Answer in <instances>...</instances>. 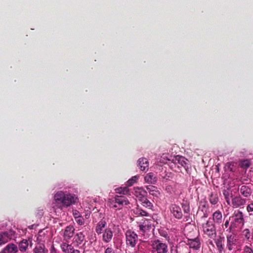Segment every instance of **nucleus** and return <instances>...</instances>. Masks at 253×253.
Instances as JSON below:
<instances>
[{"label": "nucleus", "mask_w": 253, "mask_h": 253, "mask_svg": "<svg viewBox=\"0 0 253 253\" xmlns=\"http://www.w3.org/2000/svg\"><path fill=\"white\" fill-rule=\"evenodd\" d=\"M34 253H47L48 250L43 244H40L36 246L34 249Z\"/></svg>", "instance_id": "a878e982"}, {"label": "nucleus", "mask_w": 253, "mask_h": 253, "mask_svg": "<svg viewBox=\"0 0 253 253\" xmlns=\"http://www.w3.org/2000/svg\"><path fill=\"white\" fill-rule=\"evenodd\" d=\"M202 226L204 237L213 239L216 237L215 225L211 218H209L206 222L202 224Z\"/></svg>", "instance_id": "20e7f679"}, {"label": "nucleus", "mask_w": 253, "mask_h": 253, "mask_svg": "<svg viewBox=\"0 0 253 253\" xmlns=\"http://www.w3.org/2000/svg\"><path fill=\"white\" fill-rule=\"evenodd\" d=\"M141 202L142 205L149 209H151L153 207V204L151 202H150L147 198L145 197L144 198V199H142V200L140 201Z\"/></svg>", "instance_id": "2f4dec72"}, {"label": "nucleus", "mask_w": 253, "mask_h": 253, "mask_svg": "<svg viewBox=\"0 0 253 253\" xmlns=\"http://www.w3.org/2000/svg\"><path fill=\"white\" fill-rule=\"evenodd\" d=\"M251 245L250 246L246 245L243 248V253H253V249L251 247Z\"/></svg>", "instance_id": "c9c22d12"}, {"label": "nucleus", "mask_w": 253, "mask_h": 253, "mask_svg": "<svg viewBox=\"0 0 253 253\" xmlns=\"http://www.w3.org/2000/svg\"><path fill=\"white\" fill-rule=\"evenodd\" d=\"M240 193L245 197H250L252 193V190L249 186L246 185H240L238 189Z\"/></svg>", "instance_id": "4468645a"}, {"label": "nucleus", "mask_w": 253, "mask_h": 253, "mask_svg": "<svg viewBox=\"0 0 253 253\" xmlns=\"http://www.w3.org/2000/svg\"><path fill=\"white\" fill-rule=\"evenodd\" d=\"M229 220H227L225 223L223 224V229H225V228H227L229 226Z\"/></svg>", "instance_id": "c03bdc74"}, {"label": "nucleus", "mask_w": 253, "mask_h": 253, "mask_svg": "<svg viewBox=\"0 0 253 253\" xmlns=\"http://www.w3.org/2000/svg\"><path fill=\"white\" fill-rule=\"evenodd\" d=\"M75 241L79 244H81L84 239V236L82 232L77 233L75 237Z\"/></svg>", "instance_id": "c756f323"}, {"label": "nucleus", "mask_w": 253, "mask_h": 253, "mask_svg": "<svg viewBox=\"0 0 253 253\" xmlns=\"http://www.w3.org/2000/svg\"><path fill=\"white\" fill-rule=\"evenodd\" d=\"M31 243V246H32L31 241H30ZM29 245V241L26 239L22 240L19 244V249L21 252H25Z\"/></svg>", "instance_id": "393cba45"}, {"label": "nucleus", "mask_w": 253, "mask_h": 253, "mask_svg": "<svg viewBox=\"0 0 253 253\" xmlns=\"http://www.w3.org/2000/svg\"><path fill=\"white\" fill-rule=\"evenodd\" d=\"M54 199L55 206L59 209L75 204L78 200L75 195L65 193L62 191L57 192L54 195Z\"/></svg>", "instance_id": "f257e3e1"}, {"label": "nucleus", "mask_w": 253, "mask_h": 253, "mask_svg": "<svg viewBox=\"0 0 253 253\" xmlns=\"http://www.w3.org/2000/svg\"><path fill=\"white\" fill-rule=\"evenodd\" d=\"M106 225L107 223L104 219H101L97 223L95 230L98 235H99L104 232V229L106 227Z\"/></svg>", "instance_id": "aec40b11"}, {"label": "nucleus", "mask_w": 253, "mask_h": 253, "mask_svg": "<svg viewBox=\"0 0 253 253\" xmlns=\"http://www.w3.org/2000/svg\"><path fill=\"white\" fill-rule=\"evenodd\" d=\"M50 253H57V251L53 245H52L50 249Z\"/></svg>", "instance_id": "37998d69"}, {"label": "nucleus", "mask_w": 253, "mask_h": 253, "mask_svg": "<svg viewBox=\"0 0 253 253\" xmlns=\"http://www.w3.org/2000/svg\"><path fill=\"white\" fill-rule=\"evenodd\" d=\"M211 220L215 224H220L222 222V214L219 210L214 212L212 215Z\"/></svg>", "instance_id": "6ab92c4d"}, {"label": "nucleus", "mask_w": 253, "mask_h": 253, "mask_svg": "<svg viewBox=\"0 0 253 253\" xmlns=\"http://www.w3.org/2000/svg\"><path fill=\"white\" fill-rule=\"evenodd\" d=\"M134 194L140 201L146 197L147 192L146 190L140 187H135L134 188Z\"/></svg>", "instance_id": "2eb2a0df"}, {"label": "nucleus", "mask_w": 253, "mask_h": 253, "mask_svg": "<svg viewBox=\"0 0 253 253\" xmlns=\"http://www.w3.org/2000/svg\"><path fill=\"white\" fill-rule=\"evenodd\" d=\"M223 194L228 205H230L231 200L234 196L232 191L229 188H227L223 191Z\"/></svg>", "instance_id": "4be33fe9"}, {"label": "nucleus", "mask_w": 253, "mask_h": 253, "mask_svg": "<svg viewBox=\"0 0 253 253\" xmlns=\"http://www.w3.org/2000/svg\"><path fill=\"white\" fill-rule=\"evenodd\" d=\"M128 186L124 187H119L115 189L116 192L120 194L126 195L128 193L129 189Z\"/></svg>", "instance_id": "c85d7f7f"}, {"label": "nucleus", "mask_w": 253, "mask_h": 253, "mask_svg": "<svg viewBox=\"0 0 253 253\" xmlns=\"http://www.w3.org/2000/svg\"><path fill=\"white\" fill-rule=\"evenodd\" d=\"M104 253H116L115 250L111 246H108L104 251Z\"/></svg>", "instance_id": "4c0bfd02"}, {"label": "nucleus", "mask_w": 253, "mask_h": 253, "mask_svg": "<svg viewBox=\"0 0 253 253\" xmlns=\"http://www.w3.org/2000/svg\"><path fill=\"white\" fill-rule=\"evenodd\" d=\"M169 210L173 216L177 219H180L182 218L183 214L180 207L175 204H172L169 207Z\"/></svg>", "instance_id": "6e6552de"}, {"label": "nucleus", "mask_w": 253, "mask_h": 253, "mask_svg": "<svg viewBox=\"0 0 253 253\" xmlns=\"http://www.w3.org/2000/svg\"><path fill=\"white\" fill-rule=\"evenodd\" d=\"M188 253H192L191 251H189Z\"/></svg>", "instance_id": "49530a36"}, {"label": "nucleus", "mask_w": 253, "mask_h": 253, "mask_svg": "<svg viewBox=\"0 0 253 253\" xmlns=\"http://www.w3.org/2000/svg\"><path fill=\"white\" fill-rule=\"evenodd\" d=\"M250 166V162L248 160L242 161L241 162V167L243 168L247 169Z\"/></svg>", "instance_id": "f704fd0d"}, {"label": "nucleus", "mask_w": 253, "mask_h": 253, "mask_svg": "<svg viewBox=\"0 0 253 253\" xmlns=\"http://www.w3.org/2000/svg\"><path fill=\"white\" fill-rule=\"evenodd\" d=\"M204 216L205 217H208V214H206V213H204Z\"/></svg>", "instance_id": "a18cd8bd"}, {"label": "nucleus", "mask_w": 253, "mask_h": 253, "mask_svg": "<svg viewBox=\"0 0 253 253\" xmlns=\"http://www.w3.org/2000/svg\"><path fill=\"white\" fill-rule=\"evenodd\" d=\"M232 219L230 226L227 231L231 232L236 228L241 229L244 225L245 220L243 212L239 211H235L233 215L229 217Z\"/></svg>", "instance_id": "f03ea898"}, {"label": "nucleus", "mask_w": 253, "mask_h": 253, "mask_svg": "<svg viewBox=\"0 0 253 253\" xmlns=\"http://www.w3.org/2000/svg\"><path fill=\"white\" fill-rule=\"evenodd\" d=\"M181 207L185 213H189L190 211V208L189 203L187 201L183 202L181 204Z\"/></svg>", "instance_id": "72a5a7b5"}, {"label": "nucleus", "mask_w": 253, "mask_h": 253, "mask_svg": "<svg viewBox=\"0 0 253 253\" xmlns=\"http://www.w3.org/2000/svg\"><path fill=\"white\" fill-rule=\"evenodd\" d=\"M174 163L180 165L183 167L186 171L189 172V164L188 160L186 159L184 157L177 156L174 159Z\"/></svg>", "instance_id": "9d476101"}, {"label": "nucleus", "mask_w": 253, "mask_h": 253, "mask_svg": "<svg viewBox=\"0 0 253 253\" xmlns=\"http://www.w3.org/2000/svg\"><path fill=\"white\" fill-rule=\"evenodd\" d=\"M14 234V232L12 230H9L2 232L0 234V246L2 244L7 243L9 240L12 239Z\"/></svg>", "instance_id": "1a4fd4ad"}, {"label": "nucleus", "mask_w": 253, "mask_h": 253, "mask_svg": "<svg viewBox=\"0 0 253 253\" xmlns=\"http://www.w3.org/2000/svg\"><path fill=\"white\" fill-rule=\"evenodd\" d=\"M134 213L137 216H148V213L147 212L139 208H136V209L134 210Z\"/></svg>", "instance_id": "7c9ffc66"}, {"label": "nucleus", "mask_w": 253, "mask_h": 253, "mask_svg": "<svg viewBox=\"0 0 253 253\" xmlns=\"http://www.w3.org/2000/svg\"><path fill=\"white\" fill-rule=\"evenodd\" d=\"M247 211L249 212L253 211V203H252L247 206Z\"/></svg>", "instance_id": "79ce46f5"}, {"label": "nucleus", "mask_w": 253, "mask_h": 253, "mask_svg": "<svg viewBox=\"0 0 253 253\" xmlns=\"http://www.w3.org/2000/svg\"><path fill=\"white\" fill-rule=\"evenodd\" d=\"M146 189L148 191L150 194L157 196L159 194L157 188L154 186L150 185L146 187Z\"/></svg>", "instance_id": "bb28decb"}, {"label": "nucleus", "mask_w": 253, "mask_h": 253, "mask_svg": "<svg viewBox=\"0 0 253 253\" xmlns=\"http://www.w3.org/2000/svg\"><path fill=\"white\" fill-rule=\"evenodd\" d=\"M75 229L72 226H67L64 230L63 237L64 240L66 242L70 239L74 234Z\"/></svg>", "instance_id": "dca6fc26"}, {"label": "nucleus", "mask_w": 253, "mask_h": 253, "mask_svg": "<svg viewBox=\"0 0 253 253\" xmlns=\"http://www.w3.org/2000/svg\"><path fill=\"white\" fill-rule=\"evenodd\" d=\"M60 248L64 253H71L72 251L74 249L72 244H68L67 242H63L60 244Z\"/></svg>", "instance_id": "412c9836"}, {"label": "nucleus", "mask_w": 253, "mask_h": 253, "mask_svg": "<svg viewBox=\"0 0 253 253\" xmlns=\"http://www.w3.org/2000/svg\"><path fill=\"white\" fill-rule=\"evenodd\" d=\"M129 202L127 199L123 196H115L114 198L109 199L107 202L108 206L110 208L116 210H121L125 205H127Z\"/></svg>", "instance_id": "7ed1b4c3"}, {"label": "nucleus", "mask_w": 253, "mask_h": 253, "mask_svg": "<svg viewBox=\"0 0 253 253\" xmlns=\"http://www.w3.org/2000/svg\"><path fill=\"white\" fill-rule=\"evenodd\" d=\"M113 236V232L111 229L106 228L102 233V239L105 243H109L111 242Z\"/></svg>", "instance_id": "ddd939ff"}, {"label": "nucleus", "mask_w": 253, "mask_h": 253, "mask_svg": "<svg viewBox=\"0 0 253 253\" xmlns=\"http://www.w3.org/2000/svg\"><path fill=\"white\" fill-rule=\"evenodd\" d=\"M216 245L217 247L218 248V249L222 250L223 249V245H222L221 241L218 240L216 242Z\"/></svg>", "instance_id": "ea45409f"}, {"label": "nucleus", "mask_w": 253, "mask_h": 253, "mask_svg": "<svg viewBox=\"0 0 253 253\" xmlns=\"http://www.w3.org/2000/svg\"><path fill=\"white\" fill-rule=\"evenodd\" d=\"M153 252L156 253H167L168 245L159 240L154 241L152 244Z\"/></svg>", "instance_id": "423d86ee"}, {"label": "nucleus", "mask_w": 253, "mask_h": 253, "mask_svg": "<svg viewBox=\"0 0 253 253\" xmlns=\"http://www.w3.org/2000/svg\"><path fill=\"white\" fill-rule=\"evenodd\" d=\"M152 228L151 220L145 219L142 224L139 225V228L143 233L149 231Z\"/></svg>", "instance_id": "a211bd4d"}, {"label": "nucleus", "mask_w": 253, "mask_h": 253, "mask_svg": "<svg viewBox=\"0 0 253 253\" xmlns=\"http://www.w3.org/2000/svg\"><path fill=\"white\" fill-rule=\"evenodd\" d=\"M18 251L16 245L14 244L7 245L0 252V253H17Z\"/></svg>", "instance_id": "f3484780"}, {"label": "nucleus", "mask_w": 253, "mask_h": 253, "mask_svg": "<svg viewBox=\"0 0 253 253\" xmlns=\"http://www.w3.org/2000/svg\"><path fill=\"white\" fill-rule=\"evenodd\" d=\"M247 202V200L242 198L240 195L234 196L230 202V206L233 208L244 207Z\"/></svg>", "instance_id": "0eeeda50"}, {"label": "nucleus", "mask_w": 253, "mask_h": 253, "mask_svg": "<svg viewBox=\"0 0 253 253\" xmlns=\"http://www.w3.org/2000/svg\"><path fill=\"white\" fill-rule=\"evenodd\" d=\"M209 201L212 205H215L218 202V198L217 194L211 193L210 195Z\"/></svg>", "instance_id": "cd10ccee"}, {"label": "nucleus", "mask_w": 253, "mask_h": 253, "mask_svg": "<svg viewBox=\"0 0 253 253\" xmlns=\"http://www.w3.org/2000/svg\"><path fill=\"white\" fill-rule=\"evenodd\" d=\"M139 178V176L135 175L132 176L131 178L128 179L126 182L127 186H131L133 185L135 183H136Z\"/></svg>", "instance_id": "473e14b6"}, {"label": "nucleus", "mask_w": 253, "mask_h": 253, "mask_svg": "<svg viewBox=\"0 0 253 253\" xmlns=\"http://www.w3.org/2000/svg\"><path fill=\"white\" fill-rule=\"evenodd\" d=\"M125 236L126 246L135 247L138 239L137 234L133 231L127 230L125 233Z\"/></svg>", "instance_id": "39448f33"}, {"label": "nucleus", "mask_w": 253, "mask_h": 253, "mask_svg": "<svg viewBox=\"0 0 253 253\" xmlns=\"http://www.w3.org/2000/svg\"><path fill=\"white\" fill-rule=\"evenodd\" d=\"M145 181L150 184H155L157 181V177L155 173L149 172L144 177Z\"/></svg>", "instance_id": "5701e85b"}, {"label": "nucleus", "mask_w": 253, "mask_h": 253, "mask_svg": "<svg viewBox=\"0 0 253 253\" xmlns=\"http://www.w3.org/2000/svg\"><path fill=\"white\" fill-rule=\"evenodd\" d=\"M73 214L75 219L81 216L80 213L77 210L73 211Z\"/></svg>", "instance_id": "a19ab883"}, {"label": "nucleus", "mask_w": 253, "mask_h": 253, "mask_svg": "<svg viewBox=\"0 0 253 253\" xmlns=\"http://www.w3.org/2000/svg\"><path fill=\"white\" fill-rule=\"evenodd\" d=\"M227 248L229 251L233 250L236 245L237 239L234 234H231L227 236Z\"/></svg>", "instance_id": "f8f14e48"}, {"label": "nucleus", "mask_w": 253, "mask_h": 253, "mask_svg": "<svg viewBox=\"0 0 253 253\" xmlns=\"http://www.w3.org/2000/svg\"><path fill=\"white\" fill-rule=\"evenodd\" d=\"M243 233L245 237L249 239L250 237V232L248 229H246L243 231Z\"/></svg>", "instance_id": "58836bf2"}, {"label": "nucleus", "mask_w": 253, "mask_h": 253, "mask_svg": "<svg viewBox=\"0 0 253 253\" xmlns=\"http://www.w3.org/2000/svg\"><path fill=\"white\" fill-rule=\"evenodd\" d=\"M76 222L80 225H82L84 223V219L82 216L78 217L75 219Z\"/></svg>", "instance_id": "e433bc0d"}, {"label": "nucleus", "mask_w": 253, "mask_h": 253, "mask_svg": "<svg viewBox=\"0 0 253 253\" xmlns=\"http://www.w3.org/2000/svg\"><path fill=\"white\" fill-rule=\"evenodd\" d=\"M137 162L138 165L141 170L144 171L146 169H148L149 162L147 159L145 158H140Z\"/></svg>", "instance_id": "b1692460"}, {"label": "nucleus", "mask_w": 253, "mask_h": 253, "mask_svg": "<svg viewBox=\"0 0 253 253\" xmlns=\"http://www.w3.org/2000/svg\"><path fill=\"white\" fill-rule=\"evenodd\" d=\"M186 244L189 246L190 249L195 250H199L201 247V242L199 238L188 239L187 241Z\"/></svg>", "instance_id": "9b49d317"}]
</instances>
